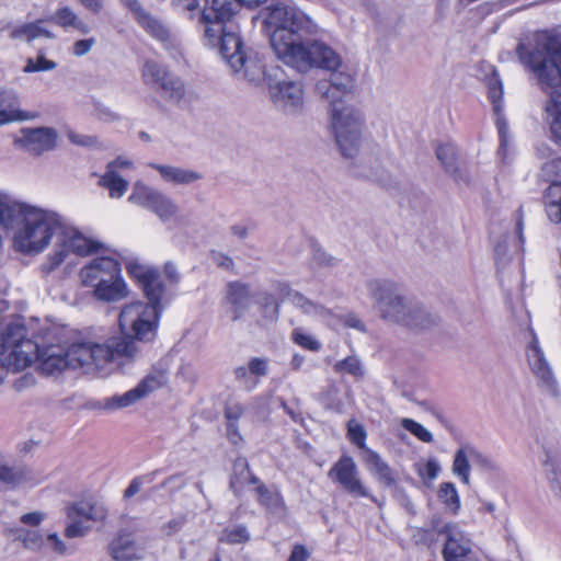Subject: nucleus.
<instances>
[{
	"instance_id": "1",
	"label": "nucleus",
	"mask_w": 561,
	"mask_h": 561,
	"mask_svg": "<svg viewBox=\"0 0 561 561\" xmlns=\"http://www.w3.org/2000/svg\"><path fill=\"white\" fill-rule=\"evenodd\" d=\"M519 61L538 79L545 91L551 90L547 102L546 121L552 138L561 141V35L538 32L530 45L519 43L516 47Z\"/></svg>"
},
{
	"instance_id": "2",
	"label": "nucleus",
	"mask_w": 561,
	"mask_h": 561,
	"mask_svg": "<svg viewBox=\"0 0 561 561\" xmlns=\"http://www.w3.org/2000/svg\"><path fill=\"white\" fill-rule=\"evenodd\" d=\"M128 273L139 284L148 301H133L122 308L118 322L123 336L114 339L134 343H136L135 340L151 341L156 336L159 324L165 295L164 286L158 271L151 266L130 263Z\"/></svg>"
},
{
	"instance_id": "3",
	"label": "nucleus",
	"mask_w": 561,
	"mask_h": 561,
	"mask_svg": "<svg viewBox=\"0 0 561 561\" xmlns=\"http://www.w3.org/2000/svg\"><path fill=\"white\" fill-rule=\"evenodd\" d=\"M366 287L374 311L385 323L409 330H425L437 323V317L402 284L391 279H369Z\"/></svg>"
},
{
	"instance_id": "4",
	"label": "nucleus",
	"mask_w": 561,
	"mask_h": 561,
	"mask_svg": "<svg viewBox=\"0 0 561 561\" xmlns=\"http://www.w3.org/2000/svg\"><path fill=\"white\" fill-rule=\"evenodd\" d=\"M366 122L357 107L346 103H333L329 108V127L339 151L345 159H357L358 174L382 181L386 173L385 159L371 150L362 152Z\"/></svg>"
},
{
	"instance_id": "5",
	"label": "nucleus",
	"mask_w": 561,
	"mask_h": 561,
	"mask_svg": "<svg viewBox=\"0 0 561 561\" xmlns=\"http://www.w3.org/2000/svg\"><path fill=\"white\" fill-rule=\"evenodd\" d=\"M264 23L268 30L271 46L278 59L302 62L293 54L302 36L311 32L310 19L293 2L279 1L265 9Z\"/></svg>"
},
{
	"instance_id": "6",
	"label": "nucleus",
	"mask_w": 561,
	"mask_h": 561,
	"mask_svg": "<svg viewBox=\"0 0 561 561\" xmlns=\"http://www.w3.org/2000/svg\"><path fill=\"white\" fill-rule=\"evenodd\" d=\"M139 350L127 340L108 339L105 343H76L68 347L67 356L70 369H82L84 373H96L107 364L122 359L134 358Z\"/></svg>"
},
{
	"instance_id": "7",
	"label": "nucleus",
	"mask_w": 561,
	"mask_h": 561,
	"mask_svg": "<svg viewBox=\"0 0 561 561\" xmlns=\"http://www.w3.org/2000/svg\"><path fill=\"white\" fill-rule=\"evenodd\" d=\"M81 284L92 289V296L103 302H116L128 297L129 289L117 260L100 256L90 261L79 273Z\"/></svg>"
},
{
	"instance_id": "8",
	"label": "nucleus",
	"mask_w": 561,
	"mask_h": 561,
	"mask_svg": "<svg viewBox=\"0 0 561 561\" xmlns=\"http://www.w3.org/2000/svg\"><path fill=\"white\" fill-rule=\"evenodd\" d=\"M219 53L229 65L234 77L247 81L249 84L255 87L262 82L268 84V78L274 77V75L266 72L263 61L256 55L248 56L245 54L238 33H226L221 38Z\"/></svg>"
},
{
	"instance_id": "9",
	"label": "nucleus",
	"mask_w": 561,
	"mask_h": 561,
	"mask_svg": "<svg viewBox=\"0 0 561 561\" xmlns=\"http://www.w3.org/2000/svg\"><path fill=\"white\" fill-rule=\"evenodd\" d=\"M38 347L34 341L24 339L22 328L0 336V355L12 373L30 367L38 357Z\"/></svg>"
},
{
	"instance_id": "10",
	"label": "nucleus",
	"mask_w": 561,
	"mask_h": 561,
	"mask_svg": "<svg viewBox=\"0 0 561 561\" xmlns=\"http://www.w3.org/2000/svg\"><path fill=\"white\" fill-rule=\"evenodd\" d=\"M239 8L237 0H206L199 14V22L205 25V37L209 45L220 46L226 33H237L222 24L229 21Z\"/></svg>"
},
{
	"instance_id": "11",
	"label": "nucleus",
	"mask_w": 561,
	"mask_h": 561,
	"mask_svg": "<svg viewBox=\"0 0 561 561\" xmlns=\"http://www.w3.org/2000/svg\"><path fill=\"white\" fill-rule=\"evenodd\" d=\"M293 54L299 55L302 62L285 60L284 62L300 72H306L312 67L325 69L328 71L335 72L340 70L342 66V59L340 55L327 44L313 41L310 43L301 42L300 45L294 49Z\"/></svg>"
},
{
	"instance_id": "12",
	"label": "nucleus",
	"mask_w": 561,
	"mask_h": 561,
	"mask_svg": "<svg viewBox=\"0 0 561 561\" xmlns=\"http://www.w3.org/2000/svg\"><path fill=\"white\" fill-rule=\"evenodd\" d=\"M128 202L149 209L163 222L175 218L179 214V206L172 198L142 182L134 184Z\"/></svg>"
},
{
	"instance_id": "13",
	"label": "nucleus",
	"mask_w": 561,
	"mask_h": 561,
	"mask_svg": "<svg viewBox=\"0 0 561 561\" xmlns=\"http://www.w3.org/2000/svg\"><path fill=\"white\" fill-rule=\"evenodd\" d=\"M328 476L350 494L358 497H369L379 507L382 506V502L371 495L360 480L357 466L352 457L342 456L329 470Z\"/></svg>"
},
{
	"instance_id": "14",
	"label": "nucleus",
	"mask_w": 561,
	"mask_h": 561,
	"mask_svg": "<svg viewBox=\"0 0 561 561\" xmlns=\"http://www.w3.org/2000/svg\"><path fill=\"white\" fill-rule=\"evenodd\" d=\"M268 92L273 103L288 114L299 113L304 107V88L299 81L268 78Z\"/></svg>"
},
{
	"instance_id": "15",
	"label": "nucleus",
	"mask_w": 561,
	"mask_h": 561,
	"mask_svg": "<svg viewBox=\"0 0 561 561\" xmlns=\"http://www.w3.org/2000/svg\"><path fill=\"white\" fill-rule=\"evenodd\" d=\"M164 382L165 378L163 375H149L127 392L104 398L99 402L98 407L106 412H114L128 408L147 397L149 393L161 388Z\"/></svg>"
},
{
	"instance_id": "16",
	"label": "nucleus",
	"mask_w": 561,
	"mask_h": 561,
	"mask_svg": "<svg viewBox=\"0 0 561 561\" xmlns=\"http://www.w3.org/2000/svg\"><path fill=\"white\" fill-rule=\"evenodd\" d=\"M142 77L147 84L158 87L163 96L173 102H179L184 96L183 82L153 60L146 61L142 68Z\"/></svg>"
},
{
	"instance_id": "17",
	"label": "nucleus",
	"mask_w": 561,
	"mask_h": 561,
	"mask_svg": "<svg viewBox=\"0 0 561 561\" xmlns=\"http://www.w3.org/2000/svg\"><path fill=\"white\" fill-rule=\"evenodd\" d=\"M234 476L231 478L230 485L234 493L239 492V483L247 482L257 484L255 488L259 502L267 508H274L282 505V497L277 492H271L259 479L249 470V463L245 458H238L233 466Z\"/></svg>"
},
{
	"instance_id": "18",
	"label": "nucleus",
	"mask_w": 561,
	"mask_h": 561,
	"mask_svg": "<svg viewBox=\"0 0 561 561\" xmlns=\"http://www.w3.org/2000/svg\"><path fill=\"white\" fill-rule=\"evenodd\" d=\"M447 533L448 539H445L442 551L444 561H478L473 542L460 526H450Z\"/></svg>"
},
{
	"instance_id": "19",
	"label": "nucleus",
	"mask_w": 561,
	"mask_h": 561,
	"mask_svg": "<svg viewBox=\"0 0 561 561\" xmlns=\"http://www.w3.org/2000/svg\"><path fill=\"white\" fill-rule=\"evenodd\" d=\"M131 11L137 23L152 37L165 44L167 47L175 46V38L170 30L156 16L151 15L138 0H123Z\"/></svg>"
},
{
	"instance_id": "20",
	"label": "nucleus",
	"mask_w": 561,
	"mask_h": 561,
	"mask_svg": "<svg viewBox=\"0 0 561 561\" xmlns=\"http://www.w3.org/2000/svg\"><path fill=\"white\" fill-rule=\"evenodd\" d=\"M57 133L49 127L24 128L15 142L33 154H41L56 146Z\"/></svg>"
},
{
	"instance_id": "21",
	"label": "nucleus",
	"mask_w": 561,
	"mask_h": 561,
	"mask_svg": "<svg viewBox=\"0 0 561 561\" xmlns=\"http://www.w3.org/2000/svg\"><path fill=\"white\" fill-rule=\"evenodd\" d=\"M353 82L354 80L351 75L337 70L333 72L329 81H318L316 91L331 106L333 103H344L342 96L351 91Z\"/></svg>"
},
{
	"instance_id": "22",
	"label": "nucleus",
	"mask_w": 561,
	"mask_h": 561,
	"mask_svg": "<svg viewBox=\"0 0 561 561\" xmlns=\"http://www.w3.org/2000/svg\"><path fill=\"white\" fill-rule=\"evenodd\" d=\"M36 117V114L20 108V99L15 91L0 88V126Z\"/></svg>"
},
{
	"instance_id": "23",
	"label": "nucleus",
	"mask_w": 561,
	"mask_h": 561,
	"mask_svg": "<svg viewBox=\"0 0 561 561\" xmlns=\"http://www.w3.org/2000/svg\"><path fill=\"white\" fill-rule=\"evenodd\" d=\"M252 299V293L248 285L240 282H231L227 285L225 302L229 306L232 321H239Z\"/></svg>"
},
{
	"instance_id": "24",
	"label": "nucleus",
	"mask_w": 561,
	"mask_h": 561,
	"mask_svg": "<svg viewBox=\"0 0 561 561\" xmlns=\"http://www.w3.org/2000/svg\"><path fill=\"white\" fill-rule=\"evenodd\" d=\"M530 341L528 342L526 354L528 364L533 373L543 382L549 383L552 380V369L539 346L538 339L533 330L529 331Z\"/></svg>"
},
{
	"instance_id": "25",
	"label": "nucleus",
	"mask_w": 561,
	"mask_h": 561,
	"mask_svg": "<svg viewBox=\"0 0 561 561\" xmlns=\"http://www.w3.org/2000/svg\"><path fill=\"white\" fill-rule=\"evenodd\" d=\"M38 365L39 369L47 375L61 373L64 369L69 368V360L67 350L59 346H49L45 350L38 347Z\"/></svg>"
},
{
	"instance_id": "26",
	"label": "nucleus",
	"mask_w": 561,
	"mask_h": 561,
	"mask_svg": "<svg viewBox=\"0 0 561 561\" xmlns=\"http://www.w3.org/2000/svg\"><path fill=\"white\" fill-rule=\"evenodd\" d=\"M364 463L367 470L385 486H391L396 483V474L388 462L381 456L366 448L363 455Z\"/></svg>"
},
{
	"instance_id": "27",
	"label": "nucleus",
	"mask_w": 561,
	"mask_h": 561,
	"mask_svg": "<svg viewBox=\"0 0 561 561\" xmlns=\"http://www.w3.org/2000/svg\"><path fill=\"white\" fill-rule=\"evenodd\" d=\"M150 167L157 170L165 182L174 185H190L203 178L197 171L180 167L156 163H151Z\"/></svg>"
},
{
	"instance_id": "28",
	"label": "nucleus",
	"mask_w": 561,
	"mask_h": 561,
	"mask_svg": "<svg viewBox=\"0 0 561 561\" xmlns=\"http://www.w3.org/2000/svg\"><path fill=\"white\" fill-rule=\"evenodd\" d=\"M110 550L112 557L117 561H130L142 556V549L135 543L129 535L116 537L112 541Z\"/></svg>"
},
{
	"instance_id": "29",
	"label": "nucleus",
	"mask_w": 561,
	"mask_h": 561,
	"mask_svg": "<svg viewBox=\"0 0 561 561\" xmlns=\"http://www.w3.org/2000/svg\"><path fill=\"white\" fill-rule=\"evenodd\" d=\"M49 21L62 28H73L81 34L90 32L89 25L82 21L69 5H62L49 18Z\"/></svg>"
},
{
	"instance_id": "30",
	"label": "nucleus",
	"mask_w": 561,
	"mask_h": 561,
	"mask_svg": "<svg viewBox=\"0 0 561 561\" xmlns=\"http://www.w3.org/2000/svg\"><path fill=\"white\" fill-rule=\"evenodd\" d=\"M473 455H476V448L470 445H465L460 447L454 456L451 466L453 474L458 477L466 485L470 484V460H473Z\"/></svg>"
},
{
	"instance_id": "31",
	"label": "nucleus",
	"mask_w": 561,
	"mask_h": 561,
	"mask_svg": "<svg viewBox=\"0 0 561 561\" xmlns=\"http://www.w3.org/2000/svg\"><path fill=\"white\" fill-rule=\"evenodd\" d=\"M288 300L293 307L310 318L325 319L331 316V311L328 308L310 300L298 291L289 293Z\"/></svg>"
},
{
	"instance_id": "32",
	"label": "nucleus",
	"mask_w": 561,
	"mask_h": 561,
	"mask_svg": "<svg viewBox=\"0 0 561 561\" xmlns=\"http://www.w3.org/2000/svg\"><path fill=\"white\" fill-rule=\"evenodd\" d=\"M45 23L46 21L38 20L32 23L20 25L11 31L10 37L26 42H31L41 37L55 38L56 35L45 26Z\"/></svg>"
},
{
	"instance_id": "33",
	"label": "nucleus",
	"mask_w": 561,
	"mask_h": 561,
	"mask_svg": "<svg viewBox=\"0 0 561 561\" xmlns=\"http://www.w3.org/2000/svg\"><path fill=\"white\" fill-rule=\"evenodd\" d=\"M106 513L107 511L104 505L83 501L72 507L70 516L81 520L101 522L105 518Z\"/></svg>"
},
{
	"instance_id": "34",
	"label": "nucleus",
	"mask_w": 561,
	"mask_h": 561,
	"mask_svg": "<svg viewBox=\"0 0 561 561\" xmlns=\"http://www.w3.org/2000/svg\"><path fill=\"white\" fill-rule=\"evenodd\" d=\"M545 205L549 220L561 222V182H554L546 190Z\"/></svg>"
},
{
	"instance_id": "35",
	"label": "nucleus",
	"mask_w": 561,
	"mask_h": 561,
	"mask_svg": "<svg viewBox=\"0 0 561 561\" xmlns=\"http://www.w3.org/2000/svg\"><path fill=\"white\" fill-rule=\"evenodd\" d=\"M13 538L27 550L38 552L45 547L44 536L35 529L16 528L12 530Z\"/></svg>"
},
{
	"instance_id": "36",
	"label": "nucleus",
	"mask_w": 561,
	"mask_h": 561,
	"mask_svg": "<svg viewBox=\"0 0 561 561\" xmlns=\"http://www.w3.org/2000/svg\"><path fill=\"white\" fill-rule=\"evenodd\" d=\"M99 184L108 190L112 198H121L128 188V182L116 171L106 170L100 178Z\"/></svg>"
},
{
	"instance_id": "37",
	"label": "nucleus",
	"mask_w": 561,
	"mask_h": 561,
	"mask_svg": "<svg viewBox=\"0 0 561 561\" xmlns=\"http://www.w3.org/2000/svg\"><path fill=\"white\" fill-rule=\"evenodd\" d=\"M436 157L456 181H466L457 167L456 149L451 145H442L436 149Z\"/></svg>"
},
{
	"instance_id": "38",
	"label": "nucleus",
	"mask_w": 561,
	"mask_h": 561,
	"mask_svg": "<svg viewBox=\"0 0 561 561\" xmlns=\"http://www.w3.org/2000/svg\"><path fill=\"white\" fill-rule=\"evenodd\" d=\"M437 495L448 512H450L453 515H457L459 513L461 503L458 491L454 483H440Z\"/></svg>"
},
{
	"instance_id": "39",
	"label": "nucleus",
	"mask_w": 561,
	"mask_h": 561,
	"mask_svg": "<svg viewBox=\"0 0 561 561\" xmlns=\"http://www.w3.org/2000/svg\"><path fill=\"white\" fill-rule=\"evenodd\" d=\"M400 424L405 431H408L422 443L430 444L434 440L433 434L421 423L412 419L404 417L400 421Z\"/></svg>"
},
{
	"instance_id": "40",
	"label": "nucleus",
	"mask_w": 561,
	"mask_h": 561,
	"mask_svg": "<svg viewBox=\"0 0 561 561\" xmlns=\"http://www.w3.org/2000/svg\"><path fill=\"white\" fill-rule=\"evenodd\" d=\"M250 535L244 526L238 525L222 530L219 540L229 545L244 543L249 540Z\"/></svg>"
},
{
	"instance_id": "41",
	"label": "nucleus",
	"mask_w": 561,
	"mask_h": 561,
	"mask_svg": "<svg viewBox=\"0 0 561 561\" xmlns=\"http://www.w3.org/2000/svg\"><path fill=\"white\" fill-rule=\"evenodd\" d=\"M290 339L295 344L311 352H318L321 347V344L318 340H316L312 335L304 332L300 328L293 330Z\"/></svg>"
},
{
	"instance_id": "42",
	"label": "nucleus",
	"mask_w": 561,
	"mask_h": 561,
	"mask_svg": "<svg viewBox=\"0 0 561 561\" xmlns=\"http://www.w3.org/2000/svg\"><path fill=\"white\" fill-rule=\"evenodd\" d=\"M24 478L25 472L23 469L10 467L0 460V480L7 483L18 484L21 483Z\"/></svg>"
},
{
	"instance_id": "43",
	"label": "nucleus",
	"mask_w": 561,
	"mask_h": 561,
	"mask_svg": "<svg viewBox=\"0 0 561 561\" xmlns=\"http://www.w3.org/2000/svg\"><path fill=\"white\" fill-rule=\"evenodd\" d=\"M337 371H344L353 375L354 377H362L364 370L362 368L360 360L357 357L350 356L335 365Z\"/></svg>"
},
{
	"instance_id": "44",
	"label": "nucleus",
	"mask_w": 561,
	"mask_h": 561,
	"mask_svg": "<svg viewBox=\"0 0 561 561\" xmlns=\"http://www.w3.org/2000/svg\"><path fill=\"white\" fill-rule=\"evenodd\" d=\"M489 98L493 103L494 112L499 113L502 108V96H503V87L502 82L499 78L494 77L489 82Z\"/></svg>"
},
{
	"instance_id": "45",
	"label": "nucleus",
	"mask_w": 561,
	"mask_h": 561,
	"mask_svg": "<svg viewBox=\"0 0 561 561\" xmlns=\"http://www.w3.org/2000/svg\"><path fill=\"white\" fill-rule=\"evenodd\" d=\"M347 434L352 443L356 444L359 448H362L365 451L367 447H365L366 432L364 427L355 421H350Z\"/></svg>"
},
{
	"instance_id": "46",
	"label": "nucleus",
	"mask_w": 561,
	"mask_h": 561,
	"mask_svg": "<svg viewBox=\"0 0 561 561\" xmlns=\"http://www.w3.org/2000/svg\"><path fill=\"white\" fill-rule=\"evenodd\" d=\"M56 68V62L53 60L46 59L44 56H38L36 60L28 59L26 66L24 67L25 72H36V71H46L53 70Z\"/></svg>"
},
{
	"instance_id": "47",
	"label": "nucleus",
	"mask_w": 561,
	"mask_h": 561,
	"mask_svg": "<svg viewBox=\"0 0 561 561\" xmlns=\"http://www.w3.org/2000/svg\"><path fill=\"white\" fill-rule=\"evenodd\" d=\"M172 3L179 12L187 13L190 19H193L199 11L198 0H172Z\"/></svg>"
},
{
	"instance_id": "48",
	"label": "nucleus",
	"mask_w": 561,
	"mask_h": 561,
	"mask_svg": "<svg viewBox=\"0 0 561 561\" xmlns=\"http://www.w3.org/2000/svg\"><path fill=\"white\" fill-rule=\"evenodd\" d=\"M312 263L318 267H331L336 264V259L323 250H316L312 256Z\"/></svg>"
},
{
	"instance_id": "49",
	"label": "nucleus",
	"mask_w": 561,
	"mask_h": 561,
	"mask_svg": "<svg viewBox=\"0 0 561 561\" xmlns=\"http://www.w3.org/2000/svg\"><path fill=\"white\" fill-rule=\"evenodd\" d=\"M450 526H459V525L454 522L444 523L439 515H433L431 518V522H430L431 529L433 531L437 533L438 535L444 536L445 539H448L447 529Z\"/></svg>"
},
{
	"instance_id": "50",
	"label": "nucleus",
	"mask_w": 561,
	"mask_h": 561,
	"mask_svg": "<svg viewBox=\"0 0 561 561\" xmlns=\"http://www.w3.org/2000/svg\"><path fill=\"white\" fill-rule=\"evenodd\" d=\"M45 543H47V547H49L50 550L58 556H64L67 552L66 543L59 538V536L56 533L47 535Z\"/></svg>"
},
{
	"instance_id": "51",
	"label": "nucleus",
	"mask_w": 561,
	"mask_h": 561,
	"mask_svg": "<svg viewBox=\"0 0 561 561\" xmlns=\"http://www.w3.org/2000/svg\"><path fill=\"white\" fill-rule=\"evenodd\" d=\"M268 370V362L265 358L254 357L249 362V371L254 376H265Z\"/></svg>"
},
{
	"instance_id": "52",
	"label": "nucleus",
	"mask_w": 561,
	"mask_h": 561,
	"mask_svg": "<svg viewBox=\"0 0 561 561\" xmlns=\"http://www.w3.org/2000/svg\"><path fill=\"white\" fill-rule=\"evenodd\" d=\"M89 530V527L83 524V520L78 518L69 524L65 530V536L68 538H76L83 536Z\"/></svg>"
},
{
	"instance_id": "53",
	"label": "nucleus",
	"mask_w": 561,
	"mask_h": 561,
	"mask_svg": "<svg viewBox=\"0 0 561 561\" xmlns=\"http://www.w3.org/2000/svg\"><path fill=\"white\" fill-rule=\"evenodd\" d=\"M243 413L244 408L240 403H230L227 405L225 411L228 423H237Z\"/></svg>"
},
{
	"instance_id": "54",
	"label": "nucleus",
	"mask_w": 561,
	"mask_h": 561,
	"mask_svg": "<svg viewBox=\"0 0 561 561\" xmlns=\"http://www.w3.org/2000/svg\"><path fill=\"white\" fill-rule=\"evenodd\" d=\"M94 44V38L79 39L73 44L72 53L78 57L84 56L91 50Z\"/></svg>"
},
{
	"instance_id": "55",
	"label": "nucleus",
	"mask_w": 561,
	"mask_h": 561,
	"mask_svg": "<svg viewBox=\"0 0 561 561\" xmlns=\"http://www.w3.org/2000/svg\"><path fill=\"white\" fill-rule=\"evenodd\" d=\"M473 461L477 462L481 468H483L485 470L493 471V470H497V468H499L497 463L493 459L482 455L477 449H476V455H473Z\"/></svg>"
},
{
	"instance_id": "56",
	"label": "nucleus",
	"mask_w": 561,
	"mask_h": 561,
	"mask_svg": "<svg viewBox=\"0 0 561 561\" xmlns=\"http://www.w3.org/2000/svg\"><path fill=\"white\" fill-rule=\"evenodd\" d=\"M133 168H134L133 161L129 160L128 158L122 157V156L110 161L106 165V170L116 171V172L118 169H133Z\"/></svg>"
},
{
	"instance_id": "57",
	"label": "nucleus",
	"mask_w": 561,
	"mask_h": 561,
	"mask_svg": "<svg viewBox=\"0 0 561 561\" xmlns=\"http://www.w3.org/2000/svg\"><path fill=\"white\" fill-rule=\"evenodd\" d=\"M310 552L302 545H295L287 561H307Z\"/></svg>"
},
{
	"instance_id": "58",
	"label": "nucleus",
	"mask_w": 561,
	"mask_h": 561,
	"mask_svg": "<svg viewBox=\"0 0 561 561\" xmlns=\"http://www.w3.org/2000/svg\"><path fill=\"white\" fill-rule=\"evenodd\" d=\"M183 525H184V518L176 517V518H173V519L169 520L168 523H165L162 526V531L167 536H172V535L176 534L182 528Z\"/></svg>"
},
{
	"instance_id": "59",
	"label": "nucleus",
	"mask_w": 561,
	"mask_h": 561,
	"mask_svg": "<svg viewBox=\"0 0 561 561\" xmlns=\"http://www.w3.org/2000/svg\"><path fill=\"white\" fill-rule=\"evenodd\" d=\"M45 518V514L42 512H32L23 514L20 518L21 523L30 526H38Z\"/></svg>"
},
{
	"instance_id": "60",
	"label": "nucleus",
	"mask_w": 561,
	"mask_h": 561,
	"mask_svg": "<svg viewBox=\"0 0 561 561\" xmlns=\"http://www.w3.org/2000/svg\"><path fill=\"white\" fill-rule=\"evenodd\" d=\"M211 260L217 266L224 267L226 270H230L233 266L232 259L220 252H213Z\"/></svg>"
},
{
	"instance_id": "61",
	"label": "nucleus",
	"mask_w": 561,
	"mask_h": 561,
	"mask_svg": "<svg viewBox=\"0 0 561 561\" xmlns=\"http://www.w3.org/2000/svg\"><path fill=\"white\" fill-rule=\"evenodd\" d=\"M424 471H425V476L428 479L435 480L438 477L439 472H440V466L437 462V460L430 459L425 463Z\"/></svg>"
},
{
	"instance_id": "62",
	"label": "nucleus",
	"mask_w": 561,
	"mask_h": 561,
	"mask_svg": "<svg viewBox=\"0 0 561 561\" xmlns=\"http://www.w3.org/2000/svg\"><path fill=\"white\" fill-rule=\"evenodd\" d=\"M69 139L72 144L80 146H92L95 144V139L93 137L75 133L69 134Z\"/></svg>"
},
{
	"instance_id": "63",
	"label": "nucleus",
	"mask_w": 561,
	"mask_h": 561,
	"mask_svg": "<svg viewBox=\"0 0 561 561\" xmlns=\"http://www.w3.org/2000/svg\"><path fill=\"white\" fill-rule=\"evenodd\" d=\"M81 3L87 10L99 13L103 8L104 0H77Z\"/></svg>"
},
{
	"instance_id": "64",
	"label": "nucleus",
	"mask_w": 561,
	"mask_h": 561,
	"mask_svg": "<svg viewBox=\"0 0 561 561\" xmlns=\"http://www.w3.org/2000/svg\"><path fill=\"white\" fill-rule=\"evenodd\" d=\"M164 275L173 284L179 282L178 268L173 263H167L164 265Z\"/></svg>"
}]
</instances>
